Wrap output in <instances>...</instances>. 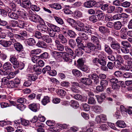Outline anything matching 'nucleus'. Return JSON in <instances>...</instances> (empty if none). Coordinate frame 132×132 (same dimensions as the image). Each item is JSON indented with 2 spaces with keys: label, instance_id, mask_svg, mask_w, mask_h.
Listing matches in <instances>:
<instances>
[{
  "label": "nucleus",
  "instance_id": "nucleus-9",
  "mask_svg": "<svg viewBox=\"0 0 132 132\" xmlns=\"http://www.w3.org/2000/svg\"><path fill=\"white\" fill-rule=\"evenodd\" d=\"M96 2L94 0H89L85 2L84 4V6L87 8L92 7L96 4Z\"/></svg>",
  "mask_w": 132,
  "mask_h": 132
},
{
  "label": "nucleus",
  "instance_id": "nucleus-61",
  "mask_svg": "<svg viewBox=\"0 0 132 132\" xmlns=\"http://www.w3.org/2000/svg\"><path fill=\"white\" fill-rule=\"evenodd\" d=\"M130 4L129 2L126 1L121 3V6L125 7H128L130 6Z\"/></svg>",
  "mask_w": 132,
  "mask_h": 132
},
{
  "label": "nucleus",
  "instance_id": "nucleus-62",
  "mask_svg": "<svg viewBox=\"0 0 132 132\" xmlns=\"http://www.w3.org/2000/svg\"><path fill=\"white\" fill-rule=\"evenodd\" d=\"M100 84L101 86L104 87L108 85V82L106 80H102L100 81Z\"/></svg>",
  "mask_w": 132,
  "mask_h": 132
},
{
  "label": "nucleus",
  "instance_id": "nucleus-18",
  "mask_svg": "<svg viewBox=\"0 0 132 132\" xmlns=\"http://www.w3.org/2000/svg\"><path fill=\"white\" fill-rule=\"evenodd\" d=\"M3 67L4 71H10L12 67V65L9 62L5 63L3 65Z\"/></svg>",
  "mask_w": 132,
  "mask_h": 132
},
{
  "label": "nucleus",
  "instance_id": "nucleus-14",
  "mask_svg": "<svg viewBox=\"0 0 132 132\" xmlns=\"http://www.w3.org/2000/svg\"><path fill=\"white\" fill-rule=\"evenodd\" d=\"M60 42L62 44H66L68 42V40L64 36L61 34H59L58 36Z\"/></svg>",
  "mask_w": 132,
  "mask_h": 132
},
{
  "label": "nucleus",
  "instance_id": "nucleus-47",
  "mask_svg": "<svg viewBox=\"0 0 132 132\" xmlns=\"http://www.w3.org/2000/svg\"><path fill=\"white\" fill-rule=\"evenodd\" d=\"M8 85L10 88H14L17 87V85H15L14 82L12 81H9L8 83Z\"/></svg>",
  "mask_w": 132,
  "mask_h": 132
},
{
  "label": "nucleus",
  "instance_id": "nucleus-36",
  "mask_svg": "<svg viewBox=\"0 0 132 132\" xmlns=\"http://www.w3.org/2000/svg\"><path fill=\"white\" fill-rule=\"evenodd\" d=\"M67 33L71 38H75L76 36V34L75 32L72 30H68Z\"/></svg>",
  "mask_w": 132,
  "mask_h": 132
},
{
  "label": "nucleus",
  "instance_id": "nucleus-10",
  "mask_svg": "<svg viewBox=\"0 0 132 132\" xmlns=\"http://www.w3.org/2000/svg\"><path fill=\"white\" fill-rule=\"evenodd\" d=\"M29 108L31 110L35 112H37L39 109V104L35 103H32L29 105Z\"/></svg>",
  "mask_w": 132,
  "mask_h": 132
},
{
  "label": "nucleus",
  "instance_id": "nucleus-56",
  "mask_svg": "<svg viewBox=\"0 0 132 132\" xmlns=\"http://www.w3.org/2000/svg\"><path fill=\"white\" fill-rule=\"evenodd\" d=\"M28 77L29 79H30L33 81H35L37 78V77L36 76H35L32 74L28 75Z\"/></svg>",
  "mask_w": 132,
  "mask_h": 132
},
{
  "label": "nucleus",
  "instance_id": "nucleus-4",
  "mask_svg": "<svg viewBox=\"0 0 132 132\" xmlns=\"http://www.w3.org/2000/svg\"><path fill=\"white\" fill-rule=\"evenodd\" d=\"M29 17V19L31 21L36 23L39 22L40 21L42 20V18L39 16L34 13L30 15Z\"/></svg>",
  "mask_w": 132,
  "mask_h": 132
},
{
  "label": "nucleus",
  "instance_id": "nucleus-39",
  "mask_svg": "<svg viewBox=\"0 0 132 132\" xmlns=\"http://www.w3.org/2000/svg\"><path fill=\"white\" fill-rule=\"evenodd\" d=\"M56 92L59 95L62 96H64L66 94V92L64 90L62 89H58L56 90Z\"/></svg>",
  "mask_w": 132,
  "mask_h": 132
},
{
  "label": "nucleus",
  "instance_id": "nucleus-2",
  "mask_svg": "<svg viewBox=\"0 0 132 132\" xmlns=\"http://www.w3.org/2000/svg\"><path fill=\"white\" fill-rule=\"evenodd\" d=\"M78 26L80 28H82V31L88 33V34L90 35L92 34V32L89 27V26L87 25H84L82 22L79 21H78L76 22Z\"/></svg>",
  "mask_w": 132,
  "mask_h": 132
},
{
  "label": "nucleus",
  "instance_id": "nucleus-29",
  "mask_svg": "<svg viewBox=\"0 0 132 132\" xmlns=\"http://www.w3.org/2000/svg\"><path fill=\"white\" fill-rule=\"evenodd\" d=\"M28 44L30 46H33L36 44V42L35 40L33 38H30L26 40Z\"/></svg>",
  "mask_w": 132,
  "mask_h": 132
},
{
  "label": "nucleus",
  "instance_id": "nucleus-11",
  "mask_svg": "<svg viewBox=\"0 0 132 132\" xmlns=\"http://www.w3.org/2000/svg\"><path fill=\"white\" fill-rule=\"evenodd\" d=\"M92 109L93 111L97 113L101 112L103 111L102 107L100 106L97 105L93 106Z\"/></svg>",
  "mask_w": 132,
  "mask_h": 132
},
{
  "label": "nucleus",
  "instance_id": "nucleus-25",
  "mask_svg": "<svg viewBox=\"0 0 132 132\" xmlns=\"http://www.w3.org/2000/svg\"><path fill=\"white\" fill-rule=\"evenodd\" d=\"M48 35H44L42 36V38L44 41L49 43L52 42V39Z\"/></svg>",
  "mask_w": 132,
  "mask_h": 132
},
{
  "label": "nucleus",
  "instance_id": "nucleus-44",
  "mask_svg": "<svg viewBox=\"0 0 132 132\" xmlns=\"http://www.w3.org/2000/svg\"><path fill=\"white\" fill-rule=\"evenodd\" d=\"M71 96L73 97L75 99L78 100H81L82 101H83L82 99V96L80 95L79 94H76V95H71Z\"/></svg>",
  "mask_w": 132,
  "mask_h": 132
},
{
  "label": "nucleus",
  "instance_id": "nucleus-60",
  "mask_svg": "<svg viewBox=\"0 0 132 132\" xmlns=\"http://www.w3.org/2000/svg\"><path fill=\"white\" fill-rule=\"evenodd\" d=\"M123 11V9L121 7L118 6L115 8V11L117 13H121Z\"/></svg>",
  "mask_w": 132,
  "mask_h": 132
},
{
  "label": "nucleus",
  "instance_id": "nucleus-21",
  "mask_svg": "<svg viewBox=\"0 0 132 132\" xmlns=\"http://www.w3.org/2000/svg\"><path fill=\"white\" fill-rule=\"evenodd\" d=\"M50 98L48 96H45L42 99L41 102L42 104L45 105L50 102Z\"/></svg>",
  "mask_w": 132,
  "mask_h": 132
},
{
  "label": "nucleus",
  "instance_id": "nucleus-57",
  "mask_svg": "<svg viewBox=\"0 0 132 132\" xmlns=\"http://www.w3.org/2000/svg\"><path fill=\"white\" fill-rule=\"evenodd\" d=\"M117 60L116 62L117 61H118L119 63H122L123 62V59L122 58L121 56L120 55L118 54L116 56Z\"/></svg>",
  "mask_w": 132,
  "mask_h": 132
},
{
  "label": "nucleus",
  "instance_id": "nucleus-35",
  "mask_svg": "<svg viewBox=\"0 0 132 132\" xmlns=\"http://www.w3.org/2000/svg\"><path fill=\"white\" fill-rule=\"evenodd\" d=\"M51 70V67L47 65L42 70V72L43 74H45L46 72L48 73Z\"/></svg>",
  "mask_w": 132,
  "mask_h": 132
},
{
  "label": "nucleus",
  "instance_id": "nucleus-38",
  "mask_svg": "<svg viewBox=\"0 0 132 132\" xmlns=\"http://www.w3.org/2000/svg\"><path fill=\"white\" fill-rule=\"evenodd\" d=\"M74 15L75 17L78 18L82 17V13L80 11L77 10L74 12Z\"/></svg>",
  "mask_w": 132,
  "mask_h": 132
},
{
  "label": "nucleus",
  "instance_id": "nucleus-15",
  "mask_svg": "<svg viewBox=\"0 0 132 132\" xmlns=\"http://www.w3.org/2000/svg\"><path fill=\"white\" fill-rule=\"evenodd\" d=\"M96 13L98 14L97 17L98 19L99 20L103 21L104 17V14L100 10H96Z\"/></svg>",
  "mask_w": 132,
  "mask_h": 132
},
{
  "label": "nucleus",
  "instance_id": "nucleus-37",
  "mask_svg": "<svg viewBox=\"0 0 132 132\" xmlns=\"http://www.w3.org/2000/svg\"><path fill=\"white\" fill-rule=\"evenodd\" d=\"M50 36L52 37H57V35L55 33L56 32L51 29L50 28L48 29V31Z\"/></svg>",
  "mask_w": 132,
  "mask_h": 132
},
{
  "label": "nucleus",
  "instance_id": "nucleus-34",
  "mask_svg": "<svg viewBox=\"0 0 132 132\" xmlns=\"http://www.w3.org/2000/svg\"><path fill=\"white\" fill-rule=\"evenodd\" d=\"M78 35L80 38L83 40H86L88 38V36L85 33L81 32H79Z\"/></svg>",
  "mask_w": 132,
  "mask_h": 132
},
{
  "label": "nucleus",
  "instance_id": "nucleus-22",
  "mask_svg": "<svg viewBox=\"0 0 132 132\" xmlns=\"http://www.w3.org/2000/svg\"><path fill=\"white\" fill-rule=\"evenodd\" d=\"M33 70L37 75L40 74L42 72V70L40 67L37 65H34L33 67Z\"/></svg>",
  "mask_w": 132,
  "mask_h": 132
},
{
  "label": "nucleus",
  "instance_id": "nucleus-53",
  "mask_svg": "<svg viewBox=\"0 0 132 132\" xmlns=\"http://www.w3.org/2000/svg\"><path fill=\"white\" fill-rule=\"evenodd\" d=\"M115 7L114 6H111L109 7L107 12L108 13H112L115 10Z\"/></svg>",
  "mask_w": 132,
  "mask_h": 132
},
{
  "label": "nucleus",
  "instance_id": "nucleus-64",
  "mask_svg": "<svg viewBox=\"0 0 132 132\" xmlns=\"http://www.w3.org/2000/svg\"><path fill=\"white\" fill-rule=\"evenodd\" d=\"M25 107V106L23 104H19L17 106V108L21 111L24 110Z\"/></svg>",
  "mask_w": 132,
  "mask_h": 132
},
{
  "label": "nucleus",
  "instance_id": "nucleus-26",
  "mask_svg": "<svg viewBox=\"0 0 132 132\" xmlns=\"http://www.w3.org/2000/svg\"><path fill=\"white\" fill-rule=\"evenodd\" d=\"M8 15L10 18L12 19H17L19 17L18 15L15 12H9Z\"/></svg>",
  "mask_w": 132,
  "mask_h": 132
},
{
  "label": "nucleus",
  "instance_id": "nucleus-31",
  "mask_svg": "<svg viewBox=\"0 0 132 132\" xmlns=\"http://www.w3.org/2000/svg\"><path fill=\"white\" fill-rule=\"evenodd\" d=\"M114 28L117 30H120L122 26V24L120 22L118 21L116 22L114 24Z\"/></svg>",
  "mask_w": 132,
  "mask_h": 132
},
{
  "label": "nucleus",
  "instance_id": "nucleus-19",
  "mask_svg": "<svg viewBox=\"0 0 132 132\" xmlns=\"http://www.w3.org/2000/svg\"><path fill=\"white\" fill-rule=\"evenodd\" d=\"M38 29L40 31L47 32L49 28L46 25L44 24H40L37 26Z\"/></svg>",
  "mask_w": 132,
  "mask_h": 132
},
{
  "label": "nucleus",
  "instance_id": "nucleus-28",
  "mask_svg": "<svg viewBox=\"0 0 132 132\" xmlns=\"http://www.w3.org/2000/svg\"><path fill=\"white\" fill-rule=\"evenodd\" d=\"M65 51L69 55L73 56L75 54L72 50L67 46H65L64 47Z\"/></svg>",
  "mask_w": 132,
  "mask_h": 132
},
{
  "label": "nucleus",
  "instance_id": "nucleus-43",
  "mask_svg": "<svg viewBox=\"0 0 132 132\" xmlns=\"http://www.w3.org/2000/svg\"><path fill=\"white\" fill-rule=\"evenodd\" d=\"M104 50L106 52L109 54H111L112 53L113 51L110 47L106 44L105 45Z\"/></svg>",
  "mask_w": 132,
  "mask_h": 132
},
{
  "label": "nucleus",
  "instance_id": "nucleus-13",
  "mask_svg": "<svg viewBox=\"0 0 132 132\" xmlns=\"http://www.w3.org/2000/svg\"><path fill=\"white\" fill-rule=\"evenodd\" d=\"M0 44L5 47H7L13 44V43L10 40L6 41L2 40L0 41Z\"/></svg>",
  "mask_w": 132,
  "mask_h": 132
},
{
  "label": "nucleus",
  "instance_id": "nucleus-42",
  "mask_svg": "<svg viewBox=\"0 0 132 132\" xmlns=\"http://www.w3.org/2000/svg\"><path fill=\"white\" fill-rule=\"evenodd\" d=\"M72 72L73 74L75 76H79L82 75V74L80 71L77 69L73 70Z\"/></svg>",
  "mask_w": 132,
  "mask_h": 132
},
{
  "label": "nucleus",
  "instance_id": "nucleus-24",
  "mask_svg": "<svg viewBox=\"0 0 132 132\" xmlns=\"http://www.w3.org/2000/svg\"><path fill=\"white\" fill-rule=\"evenodd\" d=\"M68 44L70 47L74 48L77 47V44L75 41L72 39H70L68 40Z\"/></svg>",
  "mask_w": 132,
  "mask_h": 132
},
{
  "label": "nucleus",
  "instance_id": "nucleus-33",
  "mask_svg": "<svg viewBox=\"0 0 132 132\" xmlns=\"http://www.w3.org/2000/svg\"><path fill=\"white\" fill-rule=\"evenodd\" d=\"M6 36L9 37L10 38V40L13 42L14 43L16 42V40L13 37V34L11 32H8L7 33Z\"/></svg>",
  "mask_w": 132,
  "mask_h": 132
},
{
  "label": "nucleus",
  "instance_id": "nucleus-40",
  "mask_svg": "<svg viewBox=\"0 0 132 132\" xmlns=\"http://www.w3.org/2000/svg\"><path fill=\"white\" fill-rule=\"evenodd\" d=\"M30 8L32 10L34 11L38 12L39 11L40 9L39 7L36 5H31Z\"/></svg>",
  "mask_w": 132,
  "mask_h": 132
},
{
  "label": "nucleus",
  "instance_id": "nucleus-59",
  "mask_svg": "<svg viewBox=\"0 0 132 132\" xmlns=\"http://www.w3.org/2000/svg\"><path fill=\"white\" fill-rule=\"evenodd\" d=\"M21 122H20V123H21V124L23 126H27L28 125L29 122L28 121L24 119H21L20 120Z\"/></svg>",
  "mask_w": 132,
  "mask_h": 132
},
{
  "label": "nucleus",
  "instance_id": "nucleus-3",
  "mask_svg": "<svg viewBox=\"0 0 132 132\" xmlns=\"http://www.w3.org/2000/svg\"><path fill=\"white\" fill-rule=\"evenodd\" d=\"M9 61L12 63L14 68H18L19 65V62L17 60L16 57L14 55H12L10 56Z\"/></svg>",
  "mask_w": 132,
  "mask_h": 132
},
{
  "label": "nucleus",
  "instance_id": "nucleus-45",
  "mask_svg": "<svg viewBox=\"0 0 132 132\" xmlns=\"http://www.w3.org/2000/svg\"><path fill=\"white\" fill-rule=\"evenodd\" d=\"M39 57L41 59H48L49 57V55L48 53L46 52H45L40 54L39 56Z\"/></svg>",
  "mask_w": 132,
  "mask_h": 132
},
{
  "label": "nucleus",
  "instance_id": "nucleus-51",
  "mask_svg": "<svg viewBox=\"0 0 132 132\" xmlns=\"http://www.w3.org/2000/svg\"><path fill=\"white\" fill-rule=\"evenodd\" d=\"M89 19L90 21L92 22L93 23L96 22L98 20L96 16L94 15H92L90 16Z\"/></svg>",
  "mask_w": 132,
  "mask_h": 132
},
{
  "label": "nucleus",
  "instance_id": "nucleus-30",
  "mask_svg": "<svg viewBox=\"0 0 132 132\" xmlns=\"http://www.w3.org/2000/svg\"><path fill=\"white\" fill-rule=\"evenodd\" d=\"M67 21L69 24L73 27L76 24V22L74 19L69 18L67 20Z\"/></svg>",
  "mask_w": 132,
  "mask_h": 132
},
{
  "label": "nucleus",
  "instance_id": "nucleus-50",
  "mask_svg": "<svg viewBox=\"0 0 132 132\" xmlns=\"http://www.w3.org/2000/svg\"><path fill=\"white\" fill-rule=\"evenodd\" d=\"M40 58L39 56H35L31 57V60L34 63H37Z\"/></svg>",
  "mask_w": 132,
  "mask_h": 132
},
{
  "label": "nucleus",
  "instance_id": "nucleus-20",
  "mask_svg": "<svg viewBox=\"0 0 132 132\" xmlns=\"http://www.w3.org/2000/svg\"><path fill=\"white\" fill-rule=\"evenodd\" d=\"M10 71H5V75H7V77L9 79L14 78L15 75V73L13 72H10Z\"/></svg>",
  "mask_w": 132,
  "mask_h": 132
},
{
  "label": "nucleus",
  "instance_id": "nucleus-52",
  "mask_svg": "<svg viewBox=\"0 0 132 132\" xmlns=\"http://www.w3.org/2000/svg\"><path fill=\"white\" fill-rule=\"evenodd\" d=\"M54 17L58 24H63L64 22L62 19L56 16H55Z\"/></svg>",
  "mask_w": 132,
  "mask_h": 132
},
{
  "label": "nucleus",
  "instance_id": "nucleus-27",
  "mask_svg": "<svg viewBox=\"0 0 132 132\" xmlns=\"http://www.w3.org/2000/svg\"><path fill=\"white\" fill-rule=\"evenodd\" d=\"M36 45L39 47H40L44 48H46L47 47V45L44 42L42 41H38Z\"/></svg>",
  "mask_w": 132,
  "mask_h": 132
},
{
  "label": "nucleus",
  "instance_id": "nucleus-8",
  "mask_svg": "<svg viewBox=\"0 0 132 132\" xmlns=\"http://www.w3.org/2000/svg\"><path fill=\"white\" fill-rule=\"evenodd\" d=\"M22 3L21 4L22 7L26 9H29L31 7V3L30 0H22Z\"/></svg>",
  "mask_w": 132,
  "mask_h": 132
},
{
  "label": "nucleus",
  "instance_id": "nucleus-12",
  "mask_svg": "<svg viewBox=\"0 0 132 132\" xmlns=\"http://www.w3.org/2000/svg\"><path fill=\"white\" fill-rule=\"evenodd\" d=\"M80 80L81 82L86 85H90L92 82L90 79L85 77L82 78L80 79Z\"/></svg>",
  "mask_w": 132,
  "mask_h": 132
},
{
  "label": "nucleus",
  "instance_id": "nucleus-58",
  "mask_svg": "<svg viewBox=\"0 0 132 132\" xmlns=\"http://www.w3.org/2000/svg\"><path fill=\"white\" fill-rule=\"evenodd\" d=\"M117 30H112L111 31L112 34L115 36L118 37L119 36V32Z\"/></svg>",
  "mask_w": 132,
  "mask_h": 132
},
{
  "label": "nucleus",
  "instance_id": "nucleus-5",
  "mask_svg": "<svg viewBox=\"0 0 132 132\" xmlns=\"http://www.w3.org/2000/svg\"><path fill=\"white\" fill-rule=\"evenodd\" d=\"M14 47L15 50L18 52H21L23 49V47L22 45L20 43L16 42L13 43Z\"/></svg>",
  "mask_w": 132,
  "mask_h": 132
},
{
  "label": "nucleus",
  "instance_id": "nucleus-46",
  "mask_svg": "<svg viewBox=\"0 0 132 132\" xmlns=\"http://www.w3.org/2000/svg\"><path fill=\"white\" fill-rule=\"evenodd\" d=\"M79 68L82 71L85 72L86 73L90 71L89 68H88L86 66L84 65L80 67Z\"/></svg>",
  "mask_w": 132,
  "mask_h": 132
},
{
  "label": "nucleus",
  "instance_id": "nucleus-23",
  "mask_svg": "<svg viewBox=\"0 0 132 132\" xmlns=\"http://www.w3.org/2000/svg\"><path fill=\"white\" fill-rule=\"evenodd\" d=\"M116 125L118 127L121 128H124L126 126L125 122L122 120H119L116 123Z\"/></svg>",
  "mask_w": 132,
  "mask_h": 132
},
{
  "label": "nucleus",
  "instance_id": "nucleus-48",
  "mask_svg": "<svg viewBox=\"0 0 132 132\" xmlns=\"http://www.w3.org/2000/svg\"><path fill=\"white\" fill-rule=\"evenodd\" d=\"M42 52L41 50L40 49H37L32 50L31 51V53L37 55Z\"/></svg>",
  "mask_w": 132,
  "mask_h": 132
},
{
  "label": "nucleus",
  "instance_id": "nucleus-41",
  "mask_svg": "<svg viewBox=\"0 0 132 132\" xmlns=\"http://www.w3.org/2000/svg\"><path fill=\"white\" fill-rule=\"evenodd\" d=\"M27 25V24L23 21H19V23H18V26L21 28L26 27Z\"/></svg>",
  "mask_w": 132,
  "mask_h": 132
},
{
  "label": "nucleus",
  "instance_id": "nucleus-6",
  "mask_svg": "<svg viewBox=\"0 0 132 132\" xmlns=\"http://www.w3.org/2000/svg\"><path fill=\"white\" fill-rule=\"evenodd\" d=\"M111 47L113 49L118 50V52L120 53V44L117 42L116 41H113L111 43Z\"/></svg>",
  "mask_w": 132,
  "mask_h": 132
},
{
  "label": "nucleus",
  "instance_id": "nucleus-49",
  "mask_svg": "<svg viewBox=\"0 0 132 132\" xmlns=\"http://www.w3.org/2000/svg\"><path fill=\"white\" fill-rule=\"evenodd\" d=\"M88 103L89 104H94L96 103V101L94 98L90 97L88 98Z\"/></svg>",
  "mask_w": 132,
  "mask_h": 132
},
{
  "label": "nucleus",
  "instance_id": "nucleus-7",
  "mask_svg": "<svg viewBox=\"0 0 132 132\" xmlns=\"http://www.w3.org/2000/svg\"><path fill=\"white\" fill-rule=\"evenodd\" d=\"M88 77L93 80V82L94 84H97L99 82V77L96 73H93L89 75Z\"/></svg>",
  "mask_w": 132,
  "mask_h": 132
},
{
  "label": "nucleus",
  "instance_id": "nucleus-16",
  "mask_svg": "<svg viewBox=\"0 0 132 132\" xmlns=\"http://www.w3.org/2000/svg\"><path fill=\"white\" fill-rule=\"evenodd\" d=\"M64 61L66 62H71L72 61V60L69 57V55L65 52H63L62 54L61 55Z\"/></svg>",
  "mask_w": 132,
  "mask_h": 132
},
{
  "label": "nucleus",
  "instance_id": "nucleus-55",
  "mask_svg": "<svg viewBox=\"0 0 132 132\" xmlns=\"http://www.w3.org/2000/svg\"><path fill=\"white\" fill-rule=\"evenodd\" d=\"M123 76L124 78H130L132 77V73L129 72H126L123 73Z\"/></svg>",
  "mask_w": 132,
  "mask_h": 132
},
{
  "label": "nucleus",
  "instance_id": "nucleus-63",
  "mask_svg": "<svg viewBox=\"0 0 132 132\" xmlns=\"http://www.w3.org/2000/svg\"><path fill=\"white\" fill-rule=\"evenodd\" d=\"M82 105L83 109L85 111H88L90 110V106L87 104L86 103L83 104Z\"/></svg>",
  "mask_w": 132,
  "mask_h": 132
},
{
  "label": "nucleus",
  "instance_id": "nucleus-1",
  "mask_svg": "<svg viewBox=\"0 0 132 132\" xmlns=\"http://www.w3.org/2000/svg\"><path fill=\"white\" fill-rule=\"evenodd\" d=\"M91 41L94 44L91 42L88 43L86 46L81 48V49L88 53L92 52L95 49L98 50H101V45L97 37L94 35H92Z\"/></svg>",
  "mask_w": 132,
  "mask_h": 132
},
{
  "label": "nucleus",
  "instance_id": "nucleus-32",
  "mask_svg": "<svg viewBox=\"0 0 132 132\" xmlns=\"http://www.w3.org/2000/svg\"><path fill=\"white\" fill-rule=\"evenodd\" d=\"M99 30L101 32L103 33L109 32L110 31L108 28L102 26L99 27Z\"/></svg>",
  "mask_w": 132,
  "mask_h": 132
},
{
  "label": "nucleus",
  "instance_id": "nucleus-17",
  "mask_svg": "<svg viewBox=\"0 0 132 132\" xmlns=\"http://www.w3.org/2000/svg\"><path fill=\"white\" fill-rule=\"evenodd\" d=\"M48 26L49 27V28H50L55 32H58L60 31V28L56 25L50 23H48Z\"/></svg>",
  "mask_w": 132,
  "mask_h": 132
},
{
  "label": "nucleus",
  "instance_id": "nucleus-54",
  "mask_svg": "<svg viewBox=\"0 0 132 132\" xmlns=\"http://www.w3.org/2000/svg\"><path fill=\"white\" fill-rule=\"evenodd\" d=\"M77 62L79 68L84 65V61L82 59H79L77 61Z\"/></svg>",
  "mask_w": 132,
  "mask_h": 132
}]
</instances>
